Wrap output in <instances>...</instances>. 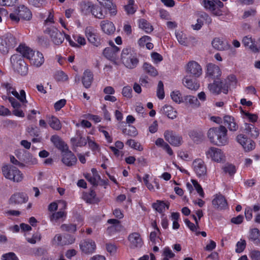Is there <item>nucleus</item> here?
Returning a JSON list of instances; mask_svg holds the SVG:
<instances>
[{
    "instance_id": "f257e3e1",
    "label": "nucleus",
    "mask_w": 260,
    "mask_h": 260,
    "mask_svg": "<svg viewBox=\"0 0 260 260\" xmlns=\"http://www.w3.org/2000/svg\"><path fill=\"white\" fill-rule=\"evenodd\" d=\"M210 142L217 146H225L229 143L228 131L224 126L210 128L207 133Z\"/></svg>"
},
{
    "instance_id": "f03ea898",
    "label": "nucleus",
    "mask_w": 260,
    "mask_h": 260,
    "mask_svg": "<svg viewBox=\"0 0 260 260\" xmlns=\"http://www.w3.org/2000/svg\"><path fill=\"white\" fill-rule=\"evenodd\" d=\"M121 61L124 67L129 69L136 68L139 62L137 53L131 47L123 49L121 54Z\"/></svg>"
},
{
    "instance_id": "7ed1b4c3",
    "label": "nucleus",
    "mask_w": 260,
    "mask_h": 260,
    "mask_svg": "<svg viewBox=\"0 0 260 260\" xmlns=\"http://www.w3.org/2000/svg\"><path fill=\"white\" fill-rule=\"evenodd\" d=\"M2 174L7 179L14 182L19 183L24 179V175L16 167L11 165H5L2 168Z\"/></svg>"
},
{
    "instance_id": "20e7f679",
    "label": "nucleus",
    "mask_w": 260,
    "mask_h": 260,
    "mask_svg": "<svg viewBox=\"0 0 260 260\" xmlns=\"http://www.w3.org/2000/svg\"><path fill=\"white\" fill-rule=\"evenodd\" d=\"M11 63L14 70L21 75L26 76L28 73V66L20 55L14 54L11 57Z\"/></svg>"
},
{
    "instance_id": "39448f33",
    "label": "nucleus",
    "mask_w": 260,
    "mask_h": 260,
    "mask_svg": "<svg viewBox=\"0 0 260 260\" xmlns=\"http://www.w3.org/2000/svg\"><path fill=\"white\" fill-rule=\"evenodd\" d=\"M16 44V39L10 34L0 37V52L3 55L8 53Z\"/></svg>"
},
{
    "instance_id": "423d86ee",
    "label": "nucleus",
    "mask_w": 260,
    "mask_h": 260,
    "mask_svg": "<svg viewBox=\"0 0 260 260\" xmlns=\"http://www.w3.org/2000/svg\"><path fill=\"white\" fill-rule=\"evenodd\" d=\"M205 154L207 158L216 162L221 163L225 160L223 151L217 147H210L206 151Z\"/></svg>"
},
{
    "instance_id": "0eeeda50",
    "label": "nucleus",
    "mask_w": 260,
    "mask_h": 260,
    "mask_svg": "<svg viewBox=\"0 0 260 260\" xmlns=\"http://www.w3.org/2000/svg\"><path fill=\"white\" fill-rule=\"evenodd\" d=\"M185 71L189 77L194 78L200 77L203 73L201 65L197 61L191 60L188 61L184 67Z\"/></svg>"
},
{
    "instance_id": "6e6552de",
    "label": "nucleus",
    "mask_w": 260,
    "mask_h": 260,
    "mask_svg": "<svg viewBox=\"0 0 260 260\" xmlns=\"http://www.w3.org/2000/svg\"><path fill=\"white\" fill-rule=\"evenodd\" d=\"M45 32L49 36L51 41L54 45H59L63 43V34L57 28L53 26L48 27L45 29Z\"/></svg>"
},
{
    "instance_id": "1a4fd4ad",
    "label": "nucleus",
    "mask_w": 260,
    "mask_h": 260,
    "mask_svg": "<svg viewBox=\"0 0 260 260\" xmlns=\"http://www.w3.org/2000/svg\"><path fill=\"white\" fill-rule=\"evenodd\" d=\"M208 88L211 93L215 94H219L221 92L227 94L229 91L228 85L223 84V82L216 80H214L213 83L209 84Z\"/></svg>"
},
{
    "instance_id": "9d476101",
    "label": "nucleus",
    "mask_w": 260,
    "mask_h": 260,
    "mask_svg": "<svg viewBox=\"0 0 260 260\" xmlns=\"http://www.w3.org/2000/svg\"><path fill=\"white\" fill-rule=\"evenodd\" d=\"M192 168L198 177L204 178L206 176L207 167L203 159L200 158L195 159L192 162Z\"/></svg>"
},
{
    "instance_id": "9b49d317",
    "label": "nucleus",
    "mask_w": 260,
    "mask_h": 260,
    "mask_svg": "<svg viewBox=\"0 0 260 260\" xmlns=\"http://www.w3.org/2000/svg\"><path fill=\"white\" fill-rule=\"evenodd\" d=\"M142 179L145 186L149 191L155 192L156 190L160 189L159 181L156 177L152 178L149 174H145Z\"/></svg>"
},
{
    "instance_id": "f8f14e48",
    "label": "nucleus",
    "mask_w": 260,
    "mask_h": 260,
    "mask_svg": "<svg viewBox=\"0 0 260 260\" xmlns=\"http://www.w3.org/2000/svg\"><path fill=\"white\" fill-rule=\"evenodd\" d=\"M4 88L6 89L7 94L8 95L12 94L18 100H19L23 104H26L27 101L26 100V95L24 90H21L20 93L15 90V89L10 83H5L3 85Z\"/></svg>"
},
{
    "instance_id": "ddd939ff",
    "label": "nucleus",
    "mask_w": 260,
    "mask_h": 260,
    "mask_svg": "<svg viewBox=\"0 0 260 260\" xmlns=\"http://www.w3.org/2000/svg\"><path fill=\"white\" fill-rule=\"evenodd\" d=\"M236 140L243 148L245 151H250L255 148V144L251 140L248 139L246 136L239 134L236 137Z\"/></svg>"
},
{
    "instance_id": "4468645a",
    "label": "nucleus",
    "mask_w": 260,
    "mask_h": 260,
    "mask_svg": "<svg viewBox=\"0 0 260 260\" xmlns=\"http://www.w3.org/2000/svg\"><path fill=\"white\" fill-rule=\"evenodd\" d=\"M212 204L213 207L218 210H225L228 208L226 199L221 194H216L214 196Z\"/></svg>"
},
{
    "instance_id": "2eb2a0df",
    "label": "nucleus",
    "mask_w": 260,
    "mask_h": 260,
    "mask_svg": "<svg viewBox=\"0 0 260 260\" xmlns=\"http://www.w3.org/2000/svg\"><path fill=\"white\" fill-rule=\"evenodd\" d=\"M221 70L220 68L213 63L207 65L206 76L212 80H218L221 76Z\"/></svg>"
},
{
    "instance_id": "dca6fc26",
    "label": "nucleus",
    "mask_w": 260,
    "mask_h": 260,
    "mask_svg": "<svg viewBox=\"0 0 260 260\" xmlns=\"http://www.w3.org/2000/svg\"><path fill=\"white\" fill-rule=\"evenodd\" d=\"M85 34L89 42L95 46H99L101 44L100 39L99 38L96 30L91 26H88L85 28Z\"/></svg>"
},
{
    "instance_id": "f3484780",
    "label": "nucleus",
    "mask_w": 260,
    "mask_h": 260,
    "mask_svg": "<svg viewBox=\"0 0 260 260\" xmlns=\"http://www.w3.org/2000/svg\"><path fill=\"white\" fill-rule=\"evenodd\" d=\"M112 47L106 48L103 51L104 55L109 60L116 63L117 59V54L120 49L119 48L115 46L113 42L110 43Z\"/></svg>"
},
{
    "instance_id": "a211bd4d",
    "label": "nucleus",
    "mask_w": 260,
    "mask_h": 260,
    "mask_svg": "<svg viewBox=\"0 0 260 260\" xmlns=\"http://www.w3.org/2000/svg\"><path fill=\"white\" fill-rule=\"evenodd\" d=\"M164 136L165 140L173 146H179L182 143V137L175 134L172 131H165Z\"/></svg>"
},
{
    "instance_id": "6ab92c4d",
    "label": "nucleus",
    "mask_w": 260,
    "mask_h": 260,
    "mask_svg": "<svg viewBox=\"0 0 260 260\" xmlns=\"http://www.w3.org/2000/svg\"><path fill=\"white\" fill-rule=\"evenodd\" d=\"M28 200V197L23 192H17L13 194L9 200V204L17 205L26 203Z\"/></svg>"
},
{
    "instance_id": "aec40b11",
    "label": "nucleus",
    "mask_w": 260,
    "mask_h": 260,
    "mask_svg": "<svg viewBox=\"0 0 260 260\" xmlns=\"http://www.w3.org/2000/svg\"><path fill=\"white\" fill-rule=\"evenodd\" d=\"M129 247L131 248H140L143 245V241L140 233L134 232L130 234L128 237Z\"/></svg>"
},
{
    "instance_id": "412c9836",
    "label": "nucleus",
    "mask_w": 260,
    "mask_h": 260,
    "mask_svg": "<svg viewBox=\"0 0 260 260\" xmlns=\"http://www.w3.org/2000/svg\"><path fill=\"white\" fill-rule=\"evenodd\" d=\"M77 160L75 155L69 150L68 148L67 150L62 151V161L66 166H73L76 164Z\"/></svg>"
},
{
    "instance_id": "4be33fe9",
    "label": "nucleus",
    "mask_w": 260,
    "mask_h": 260,
    "mask_svg": "<svg viewBox=\"0 0 260 260\" xmlns=\"http://www.w3.org/2000/svg\"><path fill=\"white\" fill-rule=\"evenodd\" d=\"M100 27L102 31L107 35H113L116 30L114 23L108 20H102L100 23Z\"/></svg>"
},
{
    "instance_id": "5701e85b",
    "label": "nucleus",
    "mask_w": 260,
    "mask_h": 260,
    "mask_svg": "<svg viewBox=\"0 0 260 260\" xmlns=\"http://www.w3.org/2000/svg\"><path fill=\"white\" fill-rule=\"evenodd\" d=\"M80 247L82 252L85 254H90L94 252L96 245L94 241L88 240L81 242Z\"/></svg>"
},
{
    "instance_id": "b1692460",
    "label": "nucleus",
    "mask_w": 260,
    "mask_h": 260,
    "mask_svg": "<svg viewBox=\"0 0 260 260\" xmlns=\"http://www.w3.org/2000/svg\"><path fill=\"white\" fill-rule=\"evenodd\" d=\"M223 124L230 131H236L239 127L235 119L229 115H226L223 118Z\"/></svg>"
},
{
    "instance_id": "393cba45",
    "label": "nucleus",
    "mask_w": 260,
    "mask_h": 260,
    "mask_svg": "<svg viewBox=\"0 0 260 260\" xmlns=\"http://www.w3.org/2000/svg\"><path fill=\"white\" fill-rule=\"evenodd\" d=\"M30 63L35 67H39L44 62V58L43 54L39 51L35 53L33 52V55H31L30 58H29Z\"/></svg>"
},
{
    "instance_id": "a878e982",
    "label": "nucleus",
    "mask_w": 260,
    "mask_h": 260,
    "mask_svg": "<svg viewBox=\"0 0 260 260\" xmlns=\"http://www.w3.org/2000/svg\"><path fill=\"white\" fill-rule=\"evenodd\" d=\"M16 11L20 19L29 20L31 18V11L25 6L20 5L16 8Z\"/></svg>"
},
{
    "instance_id": "bb28decb",
    "label": "nucleus",
    "mask_w": 260,
    "mask_h": 260,
    "mask_svg": "<svg viewBox=\"0 0 260 260\" xmlns=\"http://www.w3.org/2000/svg\"><path fill=\"white\" fill-rule=\"evenodd\" d=\"M84 177L93 185H96L101 178L94 168L91 169V173L85 174Z\"/></svg>"
},
{
    "instance_id": "cd10ccee",
    "label": "nucleus",
    "mask_w": 260,
    "mask_h": 260,
    "mask_svg": "<svg viewBox=\"0 0 260 260\" xmlns=\"http://www.w3.org/2000/svg\"><path fill=\"white\" fill-rule=\"evenodd\" d=\"M244 133L252 138H256L259 136V133L257 128L254 125L246 123L245 124Z\"/></svg>"
},
{
    "instance_id": "c85d7f7f",
    "label": "nucleus",
    "mask_w": 260,
    "mask_h": 260,
    "mask_svg": "<svg viewBox=\"0 0 260 260\" xmlns=\"http://www.w3.org/2000/svg\"><path fill=\"white\" fill-rule=\"evenodd\" d=\"M242 43L253 52L259 51V48L255 43L254 40L249 36H245L242 39Z\"/></svg>"
},
{
    "instance_id": "c756f323",
    "label": "nucleus",
    "mask_w": 260,
    "mask_h": 260,
    "mask_svg": "<svg viewBox=\"0 0 260 260\" xmlns=\"http://www.w3.org/2000/svg\"><path fill=\"white\" fill-rule=\"evenodd\" d=\"M183 83L186 87L191 90H197L200 87V83L196 80L187 76L184 77Z\"/></svg>"
},
{
    "instance_id": "7c9ffc66",
    "label": "nucleus",
    "mask_w": 260,
    "mask_h": 260,
    "mask_svg": "<svg viewBox=\"0 0 260 260\" xmlns=\"http://www.w3.org/2000/svg\"><path fill=\"white\" fill-rule=\"evenodd\" d=\"M161 111L170 119H174L177 116V111L171 105H165L162 107Z\"/></svg>"
},
{
    "instance_id": "2f4dec72",
    "label": "nucleus",
    "mask_w": 260,
    "mask_h": 260,
    "mask_svg": "<svg viewBox=\"0 0 260 260\" xmlns=\"http://www.w3.org/2000/svg\"><path fill=\"white\" fill-rule=\"evenodd\" d=\"M51 141L58 149L61 151L67 150L68 147L64 143L63 141L60 139V138L57 135H53L51 137Z\"/></svg>"
},
{
    "instance_id": "473e14b6",
    "label": "nucleus",
    "mask_w": 260,
    "mask_h": 260,
    "mask_svg": "<svg viewBox=\"0 0 260 260\" xmlns=\"http://www.w3.org/2000/svg\"><path fill=\"white\" fill-rule=\"evenodd\" d=\"M151 38L148 36H144L138 40V44L140 47H144L151 50L153 48V44L151 43Z\"/></svg>"
},
{
    "instance_id": "72a5a7b5",
    "label": "nucleus",
    "mask_w": 260,
    "mask_h": 260,
    "mask_svg": "<svg viewBox=\"0 0 260 260\" xmlns=\"http://www.w3.org/2000/svg\"><path fill=\"white\" fill-rule=\"evenodd\" d=\"M17 51L19 52L23 57L29 59L31 55H33L34 51L25 44H20L17 48Z\"/></svg>"
},
{
    "instance_id": "f704fd0d",
    "label": "nucleus",
    "mask_w": 260,
    "mask_h": 260,
    "mask_svg": "<svg viewBox=\"0 0 260 260\" xmlns=\"http://www.w3.org/2000/svg\"><path fill=\"white\" fill-rule=\"evenodd\" d=\"M71 142L74 147H82L87 144V140L85 138L82 137L80 134H77L71 139Z\"/></svg>"
},
{
    "instance_id": "c9c22d12",
    "label": "nucleus",
    "mask_w": 260,
    "mask_h": 260,
    "mask_svg": "<svg viewBox=\"0 0 260 260\" xmlns=\"http://www.w3.org/2000/svg\"><path fill=\"white\" fill-rule=\"evenodd\" d=\"M67 216V212L64 211H59L53 212L50 214L49 218L51 222L54 223L63 221Z\"/></svg>"
},
{
    "instance_id": "e433bc0d",
    "label": "nucleus",
    "mask_w": 260,
    "mask_h": 260,
    "mask_svg": "<svg viewBox=\"0 0 260 260\" xmlns=\"http://www.w3.org/2000/svg\"><path fill=\"white\" fill-rule=\"evenodd\" d=\"M93 81V74L89 70L84 71L82 79V82L83 86L88 88L90 87Z\"/></svg>"
},
{
    "instance_id": "4c0bfd02",
    "label": "nucleus",
    "mask_w": 260,
    "mask_h": 260,
    "mask_svg": "<svg viewBox=\"0 0 260 260\" xmlns=\"http://www.w3.org/2000/svg\"><path fill=\"white\" fill-rule=\"evenodd\" d=\"M202 4L204 7L209 10H213L216 6L223 7V4L219 0H203Z\"/></svg>"
},
{
    "instance_id": "58836bf2",
    "label": "nucleus",
    "mask_w": 260,
    "mask_h": 260,
    "mask_svg": "<svg viewBox=\"0 0 260 260\" xmlns=\"http://www.w3.org/2000/svg\"><path fill=\"white\" fill-rule=\"evenodd\" d=\"M65 237H62L60 235H56L53 240V244L55 245H68V244H71L74 242L75 241V238H71V241H67L66 240H64Z\"/></svg>"
},
{
    "instance_id": "ea45409f",
    "label": "nucleus",
    "mask_w": 260,
    "mask_h": 260,
    "mask_svg": "<svg viewBox=\"0 0 260 260\" xmlns=\"http://www.w3.org/2000/svg\"><path fill=\"white\" fill-rule=\"evenodd\" d=\"M212 45L214 48L218 50H225L228 49V44L219 38L213 39Z\"/></svg>"
},
{
    "instance_id": "a19ab883",
    "label": "nucleus",
    "mask_w": 260,
    "mask_h": 260,
    "mask_svg": "<svg viewBox=\"0 0 260 260\" xmlns=\"http://www.w3.org/2000/svg\"><path fill=\"white\" fill-rule=\"evenodd\" d=\"M91 14L94 17L100 19H104L107 15L106 12L104 11L102 7L96 5H93Z\"/></svg>"
},
{
    "instance_id": "79ce46f5",
    "label": "nucleus",
    "mask_w": 260,
    "mask_h": 260,
    "mask_svg": "<svg viewBox=\"0 0 260 260\" xmlns=\"http://www.w3.org/2000/svg\"><path fill=\"white\" fill-rule=\"evenodd\" d=\"M152 207L157 212L162 213L166 209H169V204L164 201L157 200L152 204Z\"/></svg>"
},
{
    "instance_id": "37998d69",
    "label": "nucleus",
    "mask_w": 260,
    "mask_h": 260,
    "mask_svg": "<svg viewBox=\"0 0 260 260\" xmlns=\"http://www.w3.org/2000/svg\"><path fill=\"white\" fill-rule=\"evenodd\" d=\"M48 123L50 126L53 129L58 131L61 128V124L58 118L54 116L49 118Z\"/></svg>"
},
{
    "instance_id": "c03bdc74",
    "label": "nucleus",
    "mask_w": 260,
    "mask_h": 260,
    "mask_svg": "<svg viewBox=\"0 0 260 260\" xmlns=\"http://www.w3.org/2000/svg\"><path fill=\"white\" fill-rule=\"evenodd\" d=\"M38 164V159L31 155H28L25 159H24L22 165L23 166L21 168L25 167L31 168L34 166Z\"/></svg>"
},
{
    "instance_id": "a18cd8bd",
    "label": "nucleus",
    "mask_w": 260,
    "mask_h": 260,
    "mask_svg": "<svg viewBox=\"0 0 260 260\" xmlns=\"http://www.w3.org/2000/svg\"><path fill=\"white\" fill-rule=\"evenodd\" d=\"M73 39L76 42V46H73L74 48H80L84 46L86 44V41L85 38L80 34H74L72 36Z\"/></svg>"
},
{
    "instance_id": "49530a36",
    "label": "nucleus",
    "mask_w": 260,
    "mask_h": 260,
    "mask_svg": "<svg viewBox=\"0 0 260 260\" xmlns=\"http://www.w3.org/2000/svg\"><path fill=\"white\" fill-rule=\"evenodd\" d=\"M249 238L255 244L260 243V231L257 228L251 229Z\"/></svg>"
},
{
    "instance_id": "de8ad7c7",
    "label": "nucleus",
    "mask_w": 260,
    "mask_h": 260,
    "mask_svg": "<svg viewBox=\"0 0 260 260\" xmlns=\"http://www.w3.org/2000/svg\"><path fill=\"white\" fill-rule=\"evenodd\" d=\"M143 68L145 72L148 73L150 76L152 77L157 76L158 72L157 70L150 63L145 62L143 64Z\"/></svg>"
},
{
    "instance_id": "09e8293b",
    "label": "nucleus",
    "mask_w": 260,
    "mask_h": 260,
    "mask_svg": "<svg viewBox=\"0 0 260 260\" xmlns=\"http://www.w3.org/2000/svg\"><path fill=\"white\" fill-rule=\"evenodd\" d=\"M139 26L146 33H150L153 30L152 26L144 19H140L139 21Z\"/></svg>"
},
{
    "instance_id": "8fccbe9b",
    "label": "nucleus",
    "mask_w": 260,
    "mask_h": 260,
    "mask_svg": "<svg viewBox=\"0 0 260 260\" xmlns=\"http://www.w3.org/2000/svg\"><path fill=\"white\" fill-rule=\"evenodd\" d=\"M155 226V231L152 232L150 234V240L154 244H159L161 241L159 238L160 231L157 226Z\"/></svg>"
},
{
    "instance_id": "3c124183",
    "label": "nucleus",
    "mask_w": 260,
    "mask_h": 260,
    "mask_svg": "<svg viewBox=\"0 0 260 260\" xmlns=\"http://www.w3.org/2000/svg\"><path fill=\"white\" fill-rule=\"evenodd\" d=\"M94 4L90 2H85L81 5V11L84 15H88L91 13Z\"/></svg>"
},
{
    "instance_id": "603ef678",
    "label": "nucleus",
    "mask_w": 260,
    "mask_h": 260,
    "mask_svg": "<svg viewBox=\"0 0 260 260\" xmlns=\"http://www.w3.org/2000/svg\"><path fill=\"white\" fill-rule=\"evenodd\" d=\"M124 147L123 142L120 141H117L115 143V146H110L109 149L113 152L116 156H119L120 155L119 150L122 149Z\"/></svg>"
},
{
    "instance_id": "864d4df0",
    "label": "nucleus",
    "mask_w": 260,
    "mask_h": 260,
    "mask_svg": "<svg viewBox=\"0 0 260 260\" xmlns=\"http://www.w3.org/2000/svg\"><path fill=\"white\" fill-rule=\"evenodd\" d=\"M184 100L187 104L191 105L192 107L197 108L200 106V103L196 96L186 95L184 98Z\"/></svg>"
},
{
    "instance_id": "5fc2aeb1",
    "label": "nucleus",
    "mask_w": 260,
    "mask_h": 260,
    "mask_svg": "<svg viewBox=\"0 0 260 260\" xmlns=\"http://www.w3.org/2000/svg\"><path fill=\"white\" fill-rule=\"evenodd\" d=\"M175 254L169 247H165L162 251V259L169 260L175 256Z\"/></svg>"
},
{
    "instance_id": "6e6d98bb",
    "label": "nucleus",
    "mask_w": 260,
    "mask_h": 260,
    "mask_svg": "<svg viewBox=\"0 0 260 260\" xmlns=\"http://www.w3.org/2000/svg\"><path fill=\"white\" fill-rule=\"evenodd\" d=\"M176 37L179 44L183 46H187L188 40L186 35L182 31L176 32Z\"/></svg>"
},
{
    "instance_id": "4d7b16f0",
    "label": "nucleus",
    "mask_w": 260,
    "mask_h": 260,
    "mask_svg": "<svg viewBox=\"0 0 260 260\" xmlns=\"http://www.w3.org/2000/svg\"><path fill=\"white\" fill-rule=\"evenodd\" d=\"M241 112L243 115V117L247 118L250 122L254 123L257 121L258 119V115L257 114L250 113L243 110H241Z\"/></svg>"
},
{
    "instance_id": "13d9d810",
    "label": "nucleus",
    "mask_w": 260,
    "mask_h": 260,
    "mask_svg": "<svg viewBox=\"0 0 260 260\" xmlns=\"http://www.w3.org/2000/svg\"><path fill=\"white\" fill-rule=\"evenodd\" d=\"M184 222L191 231L194 232L196 235H200L199 226L191 222L188 219H184Z\"/></svg>"
},
{
    "instance_id": "bf43d9fd",
    "label": "nucleus",
    "mask_w": 260,
    "mask_h": 260,
    "mask_svg": "<svg viewBox=\"0 0 260 260\" xmlns=\"http://www.w3.org/2000/svg\"><path fill=\"white\" fill-rule=\"evenodd\" d=\"M180 218V214L178 212H173L171 214V220L173 221V229L174 230H177L180 227V224L178 223V220Z\"/></svg>"
},
{
    "instance_id": "052dcab7",
    "label": "nucleus",
    "mask_w": 260,
    "mask_h": 260,
    "mask_svg": "<svg viewBox=\"0 0 260 260\" xmlns=\"http://www.w3.org/2000/svg\"><path fill=\"white\" fill-rule=\"evenodd\" d=\"M172 100L176 103L180 104L183 101V99L180 92L178 90H174L171 93Z\"/></svg>"
},
{
    "instance_id": "680f3d73",
    "label": "nucleus",
    "mask_w": 260,
    "mask_h": 260,
    "mask_svg": "<svg viewBox=\"0 0 260 260\" xmlns=\"http://www.w3.org/2000/svg\"><path fill=\"white\" fill-rule=\"evenodd\" d=\"M126 144H127L131 148L140 151H141L143 150V146L141 145V144L138 142H136L134 140H128L126 142Z\"/></svg>"
},
{
    "instance_id": "e2e57ef3",
    "label": "nucleus",
    "mask_w": 260,
    "mask_h": 260,
    "mask_svg": "<svg viewBox=\"0 0 260 260\" xmlns=\"http://www.w3.org/2000/svg\"><path fill=\"white\" fill-rule=\"evenodd\" d=\"M134 0H128V4L125 6V10L128 14H133L136 12V8L134 6Z\"/></svg>"
},
{
    "instance_id": "0e129e2a",
    "label": "nucleus",
    "mask_w": 260,
    "mask_h": 260,
    "mask_svg": "<svg viewBox=\"0 0 260 260\" xmlns=\"http://www.w3.org/2000/svg\"><path fill=\"white\" fill-rule=\"evenodd\" d=\"M237 83V78L234 75H229L226 79L225 80L223 84H226L229 86V88L230 86H235Z\"/></svg>"
},
{
    "instance_id": "69168bd1",
    "label": "nucleus",
    "mask_w": 260,
    "mask_h": 260,
    "mask_svg": "<svg viewBox=\"0 0 260 260\" xmlns=\"http://www.w3.org/2000/svg\"><path fill=\"white\" fill-rule=\"evenodd\" d=\"M157 96L160 100H162L165 98V92L164 89V84L162 81L158 82L157 88Z\"/></svg>"
},
{
    "instance_id": "338daca9",
    "label": "nucleus",
    "mask_w": 260,
    "mask_h": 260,
    "mask_svg": "<svg viewBox=\"0 0 260 260\" xmlns=\"http://www.w3.org/2000/svg\"><path fill=\"white\" fill-rule=\"evenodd\" d=\"M246 246V242L245 240L241 239L236 244L235 251L237 253L243 252Z\"/></svg>"
},
{
    "instance_id": "774afa93",
    "label": "nucleus",
    "mask_w": 260,
    "mask_h": 260,
    "mask_svg": "<svg viewBox=\"0 0 260 260\" xmlns=\"http://www.w3.org/2000/svg\"><path fill=\"white\" fill-rule=\"evenodd\" d=\"M194 188L196 189L197 192L201 198H204L205 193L203 189L200 184H199L198 181L196 180L192 179L191 180Z\"/></svg>"
}]
</instances>
